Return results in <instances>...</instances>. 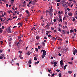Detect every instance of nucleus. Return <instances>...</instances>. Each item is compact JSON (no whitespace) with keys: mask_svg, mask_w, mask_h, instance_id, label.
I'll use <instances>...</instances> for the list:
<instances>
[{"mask_svg":"<svg viewBox=\"0 0 77 77\" xmlns=\"http://www.w3.org/2000/svg\"><path fill=\"white\" fill-rule=\"evenodd\" d=\"M0 59H3V57L1 56L0 57Z\"/></svg>","mask_w":77,"mask_h":77,"instance_id":"obj_51","label":"nucleus"},{"mask_svg":"<svg viewBox=\"0 0 77 77\" xmlns=\"http://www.w3.org/2000/svg\"><path fill=\"white\" fill-rule=\"evenodd\" d=\"M49 13H51V12H53V9L51 8L49 9Z\"/></svg>","mask_w":77,"mask_h":77,"instance_id":"obj_6","label":"nucleus"},{"mask_svg":"<svg viewBox=\"0 0 77 77\" xmlns=\"http://www.w3.org/2000/svg\"><path fill=\"white\" fill-rule=\"evenodd\" d=\"M55 75V74L54 73H53L52 75H51L52 76H54Z\"/></svg>","mask_w":77,"mask_h":77,"instance_id":"obj_44","label":"nucleus"},{"mask_svg":"<svg viewBox=\"0 0 77 77\" xmlns=\"http://www.w3.org/2000/svg\"><path fill=\"white\" fill-rule=\"evenodd\" d=\"M68 72L69 74H71L72 73V71H69Z\"/></svg>","mask_w":77,"mask_h":77,"instance_id":"obj_22","label":"nucleus"},{"mask_svg":"<svg viewBox=\"0 0 77 77\" xmlns=\"http://www.w3.org/2000/svg\"><path fill=\"white\" fill-rule=\"evenodd\" d=\"M62 32H63V35H65V31H64V30H62Z\"/></svg>","mask_w":77,"mask_h":77,"instance_id":"obj_14","label":"nucleus"},{"mask_svg":"<svg viewBox=\"0 0 77 77\" xmlns=\"http://www.w3.org/2000/svg\"><path fill=\"white\" fill-rule=\"evenodd\" d=\"M74 49H75V50L74 51H73V54H74V55H75V53H77V50H75V48H74Z\"/></svg>","mask_w":77,"mask_h":77,"instance_id":"obj_2","label":"nucleus"},{"mask_svg":"<svg viewBox=\"0 0 77 77\" xmlns=\"http://www.w3.org/2000/svg\"><path fill=\"white\" fill-rule=\"evenodd\" d=\"M49 14L50 17H52V15H53V14H52V13H50Z\"/></svg>","mask_w":77,"mask_h":77,"instance_id":"obj_12","label":"nucleus"},{"mask_svg":"<svg viewBox=\"0 0 77 77\" xmlns=\"http://www.w3.org/2000/svg\"><path fill=\"white\" fill-rule=\"evenodd\" d=\"M60 21L62 22V19H60L59 22H60Z\"/></svg>","mask_w":77,"mask_h":77,"instance_id":"obj_47","label":"nucleus"},{"mask_svg":"<svg viewBox=\"0 0 77 77\" xmlns=\"http://www.w3.org/2000/svg\"><path fill=\"white\" fill-rule=\"evenodd\" d=\"M12 19H11V18H9V19H8V20H7V21H9V20H12Z\"/></svg>","mask_w":77,"mask_h":77,"instance_id":"obj_40","label":"nucleus"},{"mask_svg":"<svg viewBox=\"0 0 77 77\" xmlns=\"http://www.w3.org/2000/svg\"><path fill=\"white\" fill-rule=\"evenodd\" d=\"M33 3H36V1L35 0L33 1Z\"/></svg>","mask_w":77,"mask_h":77,"instance_id":"obj_57","label":"nucleus"},{"mask_svg":"<svg viewBox=\"0 0 77 77\" xmlns=\"http://www.w3.org/2000/svg\"><path fill=\"white\" fill-rule=\"evenodd\" d=\"M6 6L7 7H8V6H9V5H8V4H7L6 5Z\"/></svg>","mask_w":77,"mask_h":77,"instance_id":"obj_36","label":"nucleus"},{"mask_svg":"<svg viewBox=\"0 0 77 77\" xmlns=\"http://www.w3.org/2000/svg\"><path fill=\"white\" fill-rule=\"evenodd\" d=\"M43 54L44 55H46V51H45V50H43Z\"/></svg>","mask_w":77,"mask_h":77,"instance_id":"obj_3","label":"nucleus"},{"mask_svg":"<svg viewBox=\"0 0 77 77\" xmlns=\"http://www.w3.org/2000/svg\"><path fill=\"white\" fill-rule=\"evenodd\" d=\"M22 40L21 39H20V40H19V42H20V43H21V41Z\"/></svg>","mask_w":77,"mask_h":77,"instance_id":"obj_28","label":"nucleus"},{"mask_svg":"<svg viewBox=\"0 0 77 77\" xmlns=\"http://www.w3.org/2000/svg\"><path fill=\"white\" fill-rule=\"evenodd\" d=\"M68 15L69 16V17H72V13H70L68 14Z\"/></svg>","mask_w":77,"mask_h":77,"instance_id":"obj_5","label":"nucleus"},{"mask_svg":"<svg viewBox=\"0 0 77 77\" xmlns=\"http://www.w3.org/2000/svg\"><path fill=\"white\" fill-rule=\"evenodd\" d=\"M51 30H54V28H53V27H51Z\"/></svg>","mask_w":77,"mask_h":77,"instance_id":"obj_37","label":"nucleus"},{"mask_svg":"<svg viewBox=\"0 0 77 77\" xmlns=\"http://www.w3.org/2000/svg\"><path fill=\"white\" fill-rule=\"evenodd\" d=\"M38 49H40L41 48V46H38Z\"/></svg>","mask_w":77,"mask_h":77,"instance_id":"obj_42","label":"nucleus"},{"mask_svg":"<svg viewBox=\"0 0 77 77\" xmlns=\"http://www.w3.org/2000/svg\"><path fill=\"white\" fill-rule=\"evenodd\" d=\"M26 13H28V14H29V13H30V12H29V11L28 10H26Z\"/></svg>","mask_w":77,"mask_h":77,"instance_id":"obj_18","label":"nucleus"},{"mask_svg":"<svg viewBox=\"0 0 77 77\" xmlns=\"http://www.w3.org/2000/svg\"><path fill=\"white\" fill-rule=\"evenodd\" d=\"M66 32H67L66 33V34H69V32L68 31H68H66Z\"/></svg>","mask_w":77,"mask_h":77,"instance_id":"obj_32","label":"nucleus"},{"mask_svg":"<svg viewBox=\"0 0 77 77\" xmlns=\"http://www.w3.org/2000/svg\"><path fill=\"white\" fill-rule=\"evenodd\" d=\"M72 21H75V19L73 18L72 20Z\"/></svg>","mask_w":77,"mask_h":77,"instance_id":"obj_31","label":"nucleus"},{"mask_svg":"<svg viewBox=\"0 0 77 77\" xmlns=\"http://www.w3.org/2000/svg\"><path fill=\"white\" fill-rule=\"evenodd\" d=\"M34 59L35 60H38V59H37V58H36V57H34Z\"/></svg>","mask_w":77,"mask_h":77,"instance_id":"obj_16","label":"nucleus"},{"mask_svg":"<svg viewBox=\"0 0 77 77\" xmlns=\"http://www.w3.org/2000/svg\"><path fill=\"white\" fill-rule=\"evenodd\" d=\"M74 77H75V73L74 75Z\"/></svg>","mask_w":77,"mask_h":77,"instance_id":"obj_64","label":"nucleus"},{"mask_svg":"<svg viewBox=\"0 0 77 77\" xmlns=\"http://www.w3.org/2000/svg\"><path fill=\"white\" fill-rule=\"evenodd\" d=\"M2 1L3 2H6V0H2Z\"/></svg>","mask_w":77,"mask_h":77,"instance_id":"obj_63","label":"nucleus"},{"mask_svg":"<svg viewBox=\"0 0 77 77\" xmlns=\"http://www.w3.org/2000/svg\"><path fill=\"white\" fill-rule=\"evenodd\" d=\"M62 4L63 6L64 7H65V5L63 4V3H62Z\"/></svg>","mask_w":77,"mask_h":77,"instance_id":"obj_34","label":"nucleus"},{"mask_svg":"<svg viewBox=\"0 0 77 77\" xmlns=\"http://www.w3.org/2000/svg\"><path fill=\"white\" fill-rule=\"evenodd\" d=\"M6 31H7L8 33H11V30L10 29V27L7 29Z\"/></svg>","mask_w":77,"mask_h":77,"instance_id":"obj_1","label":"nucleus"},{"mask_svg":"<svg viewBox=\"0 0 77 77\" xmlns=\"http://www.w3.org/2000/svg\"><path fill=\"white\" fill-rule=\"evenodd\" d=\"M0 20H1V21H3V19L2 18H0Z\"/></svg>","mask_w":77,"mask_h":77,"instance_id":"obj_49","label":"nucleus"},{"mask_svg":"<svg viewBox=\"0 0 77 77\" xmlns=\"http://www.w3.org/2000/svg\"><path fill=\"white\" fill-rule=\"evenodd\" d=\"M56 71H57V72H60V69H57L56 70Z\"/></svg>","mask_w":77,"mask_h":77,"instance_id":"obj_29","label":"nucleus"},{"mask_svg":"<svg viewBox=\"0 0 77 77\" xmlns=\"http://www.w3.org/2000/svg\"><path fill=\"white\" fill-rule=\"evenodd\" d=\"M8 12L9 13H11V14H12V13H13V12H12V11H9Z\"/></svg>","mask_w":77,"mask_h":77,"instance_id":"obj_26","label":"nucleus"},{"mask_svg":"<svg viewBox=\"0 0 77 77\" xmlns=\"http://www.w3.org/2000/svg\"><path fill=\"white\" fill-rule=\"evenodd\" d=\"M58 31H60V32H61V29L60 28V27H58L57 29Z\"/></svg>","mask_w":77,"mask_h":77,"instance_id":"obj_10","label":"nucleus"},{"mask_svg":"<svg viewBox=\"0 0 77 77\" xmlns=\"http://www.w3.org/2000/svg\"><path fill=\"white\" fill-rule=\"evenodd\" d=\"M34 8L35 7L33 6H32L31 7V9H34Z\"/></svg>","mask_w":77,"mask_h":77,"instance_id":"obj_50","label":"nucleus"},{"mask_svg":"<svg viewBox=\"0 0 77 77\" xmlns=\"http://www.w3.org/2000/svg\"><path fill=\"white\" fill-rule=\"evenodd\" d=\"M42 45L43 46H45V43L44 42H43L42 44Z\"/></svg>","mask_w":77,"mask_h":77,"instance_id":"obj_13","label":"nucleus"},{"mask_svg":"<svg viewBox=\"0 0 77 77\" xmlns=\"http://www.w3.org/2000/svg\"><path fill=\"white\" fill-rule=\"evenodd\" d=\"M73 32H76V29H73Z\"/></svg>","mask_w":77,"mask_h":77,"instance_id":"obj_27","label":"nucleus"},{"mask_svg":"<svg viewBox=\"0 0 77 77\" xmlns=\"http://www.w3.org/2000/svg\"><path fill=\"white\" fill-rule=\"evenodd\" d=\"M20 26H22V23H20Z\"/></svg>","mask_w":77,"mask_h":77,"instance_id":"obj_59","label":"nucleus"},{"mask_svg":"<svg viewBox=\"0 0 77 77\" xmlns=\"http://www.w3.org/2000/svg\"><path fill=\"white\" fill-rule=\"evenodd\" d=\"M54 22H56V20L55 19H54Z\"/></svg>","mask_w":77,"mask_h":77,"instance_id":"obj_46","label":"nucleus"},{"mask_svg":"<svg viewBox=\"0 0 77 77\" xmlns=\"http://www.w3.org/2000/svg\"><path fill=\"white\" fill-rule=\"evenodd\" d=\"M15 27H17V26H14L13 28V29H14V28H15Z\"/></svg>","mask_w":77,"mask_h":77,"instance_id":"obj_55","label":"nucleus"},{"mask_svg":"<svg viewBox=\"0 0 77 77\" xmlns=\"http://www.w3.org/2000/svg\"><path fill=\"white\" fill-rule=\"evenodd\" d=\"M39 61H38L36 62V64H38V63H39Z\"/></svg>","mask_w":77,"mask_h":77,"instance_id":"obj_41","label":"nucleus"},{"mask_svg":"<svg viewBox=\"0 0 77 77\" xmlns=\"http://www.w3.org/2000/svg\"><path fill=\"white\" fill-rule=\"evenodd\" d=\"M39 37L38 36H36V39H39Z\"/></svg>","mask_w":77,"mask_h":77,"instance_id":"obj_21","label":"nucleus"},{"mask_svg":"<svg viewBox=\"0 0 77 77\" xmlns=\"http://www.w3.org/2000/svg\"><path fill=\"white\" fill-rule=\"evenodd\" d=\"M65 24H66V26H67V25H68V24L67 23V22H65Z\"/></svg>","mask_w":77,"mask_h":77,"instance_id":"obj_38","label":"nucleus"},{"mask_svg":"<svg viewBox=\"0 0 77 77\" xmlns=\"http://www.w3.org/2000/svg\"><path fill=\"white\" fill-rule=\"evenodd\" d=\"M46 33H50L51 32V31H46Z\"/></svg>","mask_w":77,"mask_h":77,"instance_id":"obj_17","label":"nucleus"},{"mask_svg":"<svg viewBox=\"0 0 77 77\" xmlns=\"http://www.w3.org/2000/svg\"><path fill=\"white\" fill-rule=\"evenodd\" d=\"M59 17L60 19H61V15H59Z\"/></svg>","mask_w":77,"mask_h":77,"instance_id":"obj_23","label":"nucleus"},{"mask_svg":"<svg viewBox=\"0 0 77 77\" xmlns=\"http://www.w3.org/2000/svg\"><path fill=\"white\" fill-rule=\"evenodd\" d=\"M45 55H43L42 56V59L44 58V57H45Z\"/></svg>","mask_w":77,"mask_h":77,"instance_id":"obj_15","label":"nucleus"},{"mask_svg":"<svg viewBox=\"0 0 77 77\" xmlns=\"http://www.w3.org/2000/svg\"><path fill=\"white\" fill-rule=\"evenodd\" d=\"M17 18V16H15V17H13V19H14V18Z\"/></svg>","mask_w":77,"mask_h":77,"instance_id":"obj_43","label":"nucleus"},{"mask_svg":"<svg viewBox=\"0 0 77 77\" xmlns=\"http://www.w3.org/2000/svg\"><path fill=\"white\" fill-rule=\"evenodd\" d=\"M44 39H47V37L45 36Z\"/></svg>","mask_w":77,"mask_h":77,"instance_id":"obj_52","label":"nucleus"},{"mask_svg":"<svg viewBox=\"0 0 77 77\" xmlns=\"http://www.w3.org/2000/svg\"><path fill=\"white\" fill-rule=\"evenodd\" d=\"M57 66V65L56 64H55L54 65V67L55 66Z\"/></svg>","mask_w":77,"mask_h":77,"instance_id":"obj_48","label":"nucleus"},{"mask_svg":"<svg viewBox=\"0 0 77 77\" xmlns=\"http://www.w3.org/2000/svg\"><path fill=\"white\" fill-rule=\"evenodd\" d=\"M63 62V60H61L60 61V65H64Z\"/></svg>","mask_w":77,"mask_h":77,"instance_id":"obj_4","label":"nucleus"},{"mask_svg":"<svg viewBox=\"0 0 77 77\" xmlns=\"http://www.w3.org/2000/svg\"><path fill=\"white\" fill-rule=\"evenodd\" d=\"M45 24H44V23H43L42 25V26H44V25Z\"/></svg>","mask_w":77,"mask_h":77,"instance_id":"obj_56","label":"nucleus"},{"mask_svg":"<svg viewBox=\"0 0 77 77\" xmlns=\"http://www.w3.org/2000/svg\"><path fill=\"white\" fill-rule=\"evenodd\" d=\"M36 51H38V49L37 48H35Z\"/></svg>","mask_w":77,"mask_h":77,"instance_id":"obj_20","label":"nucleus"},{"mask_svg":"<svg viewBox=\"0 0 77 77\" xmlns=\"http://www.w3.org/2000/svg\"><path fill=\"white\" fill-rule=\"evenodd\" d=\"M62 4L63 6L64 7H65V5L63 4V3H62Z\"/></svg>","mask_w":77,"mask_h":77,"instance_id":"obj_35","label":"nucleus"},{"mask_svg":"<svg viewBox=\"0 0 77 77\" xmlns=\"http://www.w3.org/2000/svg\"><path fill=\"white\" fill-rule=\"evenodd\" d=\"M64 17H67V18H68L69 16H68V15H67V14H66V15L64 16Z\"/></svg>","mask_w":77,"mask_h":77,"instance_id":"obj_25","label":"nucleus"},{"mask_svg":"<svg viewBox=\"0 0 77 77\" xmlns=\"http://www.w3.org/2000/svg\"><path fill=\"white\" fill-rule=\"evenodd\" d=\"M30 54H31V52H30L29 53V52H28V55H30Z\"/></svg>","mask_w":77,"mask_h":77,"instance_id":"obj_33","label":"nucleus"},{"mask_svg":"<svg viewBox=\"0 0 77 77\" xmlns=\"http://www.w3.org/2000/svg\"><path fill=\"white\" fill-rule=\"evenodd\" d=\"M3 32V30H2V28H0V33H2Z\"/></svg>","mask_w":77,"mask_h":77,"instance_id":"obj_11","label":"nucleus"},{"mask_svg":"<svg viewBox=\"0 0 77 77\" xmlns=\"http://www.w3.org/2000/svg\"><path fill=\"white\" fill-rule=\"evenodd\" d=\"M32 62V60H29V61L28 62V63H29V64H32V63L31 62Z\"/></svg>","mask_w":77,"mask_h":77,"instance_id":"obj_9","label":"nucleus"},{"mask_svg":"<svg viewBox=\"0 0 77 77\" xmlns=\"http://www.w3.org/2000/svg\"><path fill=\"white\" fill-rule=\"evenodd\" d=\"M63 64H61V66L62 68H63Z\"/></svg>","mask_w":77,"mask_h":77,"instance_id":"obj_45","label":"nucleus"},{"mask_svg":"<svg viewBox=\"0 0 77 77\" xmlns=\"http://www.w3.org/2000/svg\"><path fill=\"white\" fill-rule=\"evenodd\" d=\"M19 53H20V54H21V53H22V51H19Z\"/></svg>","mask_w":77,"mask_h":77,"instance_id":"obj_54","label":"nucleus"},{"mask_svg":"<svg viewBox=\"0 0 77 77\" xmlns=\"http://www.w3.org/2000/svg\"><path fill=\"white\" fill-rule=\"evenodd\" d=\"M65 50H66V51H68V48H66Z\"/></svg>","mask_w":77,"mask_h":77,"instance_id":"obj_62","label":"nucleus"},{"mask_svg":"<svg viewBox=\"0 0 77 77\" xmlns=\"http://www.w3.org/2000/svg\"><path fill=\"white\" fill-rule=\"evenodd\" d=\"M66 66H67V65L66 64L65 65L63 68L64 69H66Z\"/></svg>","mask_w":77,"mask_h":77,"instance_id":"obj_8","label":"nucleus"},{"mask_svg":"<svg viewBox=\"0 0 77 77\" xmlns=\"http://www.w3.org/2000/svg\"><path fill=\"white\" fill-rule=\"evenodd\" d=\"M60 0H57V2H60Z\"/></svg>","mask_w":77,"mask_h":77,"instance_id":"obj_60","label":"nucleus"},{"mask_svg":"<svg viewBox=\"0 0 77 77\" xmlns=\"http://www.w3.org/2000/svg\"><path fill=\"white\" fill-rule=\"evenodd\" d=\"M46 27H49V25H48V24H47L46 26Z\"/></svg>","mask_w":77,"mask_h":77,"instance_id":"obj_30","label":"nucleus"},{"mask_svg":"<svg viewBox=\"0 0 77 77\" xmlns=\"http://www.w3.org/2000/svg\"><path fill=\"white\" fill-rule=\"evenodd\" d=\"M59 26L60 27H61V24H59Z\"/></svg>","mask_w":77,"mask_h":77,"instance_id":"obj_61","label":"nucleus"},{"mask_svg":"<svg viewBox=\"0 0 77 77\" xmlns=\"http://www.w3.org/2000/svg\"><path fill=\"white\" fill-rule=\"evenodd\" d=\"M70 33H72L73 32V30L72 29H71L70 30Z\"/></svg>","mask_w":77,"mask_h":77,"instance_id":"obj_19","label":"nucleus"},{"mask_svg":"<svg viewBox=\"0 0 77 77\" xmlns=\"http://www.w3.org/2000/svg\"><path fill=\"white\" fill-rule=\"evenodd\" d=\"M20 42H18L16 44V45H17V46H18V45H20Z\"/></svg>","mask_w":77,"mask_h":77,"instance_id":"obj_7","label":"nucleus"},{"mask_svg":"<svg viewBox=\"0 0 77 77\" xmlns=\"http://www.w3.org/2000/svg\"><path fill=\"white\" fill-rule=\"evenodd\" d=\"M31 66H32V65H30V64L29 65V67H30H30H31Z\"/></svg>","mask_w":77,"mask_h":77,"instance_id":"obj_58","label":"nucleus"},{"mask_svg":"<svg viewBox=\"0 0 77 77\" xmlns=\"http://www.w3.org/2000/svg\"><path fill=\"white\" fill-rule=\"evenodd\" d=\"M58 56H61V54H60V53H59L58 54Z\"/></svg>","mask_w":77,"mask_h":77,"instance_id":"obj_53","label":"nucleus"},{"mask_svg":"<svg viewBox=\"0 0 77 77\" xmlns=\"http://www.w3.org/2000/svg\"><path fill=\"white\" fill-rule=\"evenodd\" d=\"M5 28V26H3L2 27V29H3Z\"/></svg>","mask_w":77,"mask_h":77,"instance_id":"obj_39","label":"nucleus"},{"mask_svg":"<svg viewBox=\"0 0 77 77\" xmlns=\"http://www.w3.org/2000/svg\"><path fill=\"white\" fill-rule=\"evenodd\" d=\"M1 56H2V57H5V55L4 54H1Z\"/></svg>","mask_w":77,"mask_h":77,"instance_id":"obj_24","label":"nucleus"}]
</instances>
